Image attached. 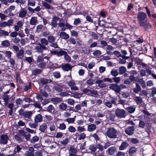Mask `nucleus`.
<instances>
[{
  "label": "nucleus",
  "mask_w": 156,
  "mask_h": 156,
  "mask_svg": "<svg viewBox=\"0 0 156 156\" xmlns=\"http://www.w3.org/2000/svg\"><path fill=\"white\" fill-rule=\"evenodd\" d=\"M137 18L139 20V24L141 27H144L146 31H148L152 28V26L148 21L147 15L144 12H141L138 14Z\"/></svg>",
  "instance_id": "obj_1"
},
{
  "label": "nucleus",
  "mask_w": 156,
  "mask_h": 156,
  "mask_svg": "<svg viewBox=\"0 0 156 156\" xmlns=\"http://www.w3.org/2000/svg\"><path fill=\"white\" fill-rule=\"evenodd\" d=\"M117 130L114 127H110L107 128L106 135L108 138H115L117 137Z\"/></svg>",
  "instance_id": "obj_2"
},
{
  "label": "nucleus",
  "mask_w": 156,
  "mask_h": 156,
  "mask_svg": "<svg viewBox=\"0 0 156 156\" xmlns=\"http://www.w3.org/2000/svg\"><path fill=\"white\" fill-rule=\"evenodd\" d=\"M89 88H86L84 89L83 90V94H86L88 95L94 96V95H96L98 94V92L95 90H90V87H88Z\"/></svg>",
  "instance_id": "obj_3"
},
{
  "label": "nucleus",
  "mask_w": 156,
  "mask_h": 156,
  "mask_svg": "<svg viewBox=\"0 0 156 156\" xmlns=\"http://www.w3.org/2000/svg\"><path fill=\"white\" fill-rule=\"evenodd\" d=\"M115 114L117 117L119 118H124L126 116L125 110L118 108L115 110Z\"/></svg>",
  "instance_id": "obj_4"
},
{
  "label": "nucleus",
  "mask_w": 156,
  "mask_h": 156,
  "mask_svg": "<svg viewBox=\"0 0 156 156\" xmlns=\"http://www.w3.org/2000/svg\"><path fill=\"white\" fill-rule=\"evenodd\" d=\"M109 88L114 91L116 94H120L121 88L116 83H112L109 85Z\"/></svg>",
  "instance_id": "obj_5"
},
{
  "label": "nucleus",
  "mask_w": 156,
  "mask_h": 156,
  "mask_svg": "<svg viewBox=\"0 0 156 156\" xmlns=\"http://www.w3.org/2000/svg\"><path fill=\"white\" fill-rule=\"evenodd\" d=\"M9 138L6 134H2L0 137V144H6Z\"/></svg>",
  "instance_id": "obj_6"
},
{
  "label": "nucleus",
  "mask_w": 156,
  "mask_h": 156,
  "mask_svg": "<svg viewBox=\"0 0 156 156\" xmlns=\"http://www.w3.org/2000/svg\"><path fill=\"white\" fill-rule=\"evenodd\" d=\"M73 67V66L69 63L62 64L61 68L65 71L68 72L70 70L71 71Z\"/></svg>",
  "instance_id": "obj_7"
},
{
  "label": "nucleus",
  "mask_w": 156,
  "mask_h": 156,
  "mask_svg": "<svg viewBox=\"0 0 156 156\" xmlns=\"http://www.w3.org/2000/svg\"><path fill=\"white\" fill-rule=\"evenodd\" d=\"M134 129L133 126L128 127L126 129L125 131L126 133L129 135H131L133 133Z\"/></svg>",
  "instance_id": "obj_8"
},
{
  "label": "nucleus",
  "mask_w": 156,
  "mask_h": 156,
  "mask_svg": "<svg viewBox=\"0 0 156 156\" xmlns=\"http://www.w3.org/2000/svg\"><path fill=\"white\" fill-rule=\"evenodd\" d=\"M39 46H37L36 47V50L39 53H42L44 50L47 49V48L46 46H44L43 45H42V44H40L39 43Z\"/></svg>",
  "instance_id": "obj_9"
},
{
  "label": "nucleus",
  "mask_w": 156,
  "mask_h": 156,
  "mask_svg": "<svg viewBox=\"0 0 156 156\" xmlns=\"http://www.w3.org/2000/svg\"><path fill=\"white\" fill-rule=\"evenodd\" d=\"M116 150L117 149L115 147H112L107 150L106 152L110 155H112L115 153Z\"/></svg>",
  "instance_id": "obj_10"
},
{
  "label": "nucleus",
  "mask_w": 156,
  "mask_h": 156,
  "mask_svg": "<svg viewBox=\"0 0 156 156\" xmlns=\"http://www.w3.org/2000/svg\"><path fill=\"white\" fill-rule=\"evenodd\" d=\"M59 20V17L55 16L52 19V22L51 23V25L53 27H55L58 25L57 22Z\"/></svg>",
  "instance_id": "obj_11"
},
{
  "label": "nucleus",
  "mask_w": 156,
  "mask_h": 156,
  "mask_svg": "<svg viewBox=\"0 0 156 156\" xmlns=\"http://www.w3.org/2000/svg\"><path fill=\"white\" fill-rule=\"evenodd\" d=\"M43 117L41 114L37 115L34 118V122L35 123L41 122L42 121Z\"/></svg>",
  "instance_id": "obj_12"
},
{
  "label": "nucleus",
  "mask_w": 156,
  "mask_h": 156,
  "mask_svg": "<svg viewBox=\"0 0 156 156\" xmlns=\"http://www.w3.org/2000/svg\"><path fill=\"white\" fill-rule=\"evenodd\" d=\"M51 53L54 54V55H57L58 57H61L63 55L64 52L63 50H61L59 51H50Z\"/></svg>",
  "instance_id": "obj_13"
},
{
  "label": "nucleus",
  "mask_w": 156,
  "mask_h": 156,
  "mask_svg": "<svg viewBox=\"0 0 156 156\" xmlns=\"http://www.w3.org/2000/svg\"><path fill=\"white\" fill-rule=\"evenodd\" d=\"M42 71V69L36 68L32 71V74L33 75L36 76L41 73Z\"/></svg>",
  "instance_id": "obj_14"
},
{
  "label": "nucleus",
  "mask_w": 156,
  "mask_h": 156,
  "mask_svg": "<svg viewBox=\"0 0 156 156\" xmlns=\"http://www.w3.org/2000/svg\"><path fill=\"white\" fill-rule=\"evenodd\" d=\"M106 116L107 118L112 121H115V115L114 113H111L109 112Z\"/></svg>",
  "instance_id": "obj_15"
},
{
  "label": "nucleus",
  "mask_w": 156,
  "mask_h": 156,
  "mask_svg": "<svg viewBox=\"0 0 156 156\" xmlns=\"http://www.w3.org/2000/svg\"><path fill=\"white\" fill-rule=\"evenodd\" d=\"M47 128L46 123L44 122L40 126L39 130L42 132H44Z\"/></svg>",
  "instance_id": "obj_16"
},
{
  "label": "nucleus",
  "mask_w": 156,
  "mask_h": 156,
  "mask_svg": "<svg viewBox=\"0 0 156 156\" xmlns=\"http://www.w3.org/2000/svg\"><path fill=\"white\" fill-rule=\"evenodd\" d=\"M59 36L60 38L65 40L69 38V35L65 32H61L60 33Z\"/></svg>",
  "instance_id": "obj_17"
},
{
  "label": "nucleus",
  "mask_w": 156,
  "mask_h": 156,
  "mask_svg": "<svg viewBox=\"0 0 156 156\" xmlns=\"http://www.w3.org/2000/svg\"><path fill=\"white\" fill-rule=\"evenodd\" d=\"M14 105L13 103H9L8 105V107L10 109L9 110L8 116L12 115L13 113V108Z\"/></svg>",
  "instance_id": "obj_18"
},
{
  "label": "nucleus",
  "mask_w": 156,
  "mask_h": 156,
  "mask_svg": "<svg viewBox=\"0 0 156 156\" xmlns=\"http://www.w3.org/2000/svg\"><path fill=\"white\" fill-rule=\"evenodd\" d=\"M1 45L4 48H7L10 46L11 44L8 40H5L2 42Z\"/></svg>",
  "instance_id": "obj_19"
},
{
  "label": "nucleus",
  "mask_w": 156,
  "mask_h": 156,
  "mask_svg": "<svg viewBox=\"0 0 156 156\" xmlns=\"http://www.w3.org/2000/svg\"><path fill=\"white\" fill-rule=\"evenodd\" d=\"M24 51L23 49H20L17 53V56L18 58L20 59H22L24 56Z\"/></svg>",
  "instance_id": "obj_20"
},
{
  "label": "nucleus",
  "mask_w": 156,
  "mask_h": 156,
  "mask_svg": "<svg viewBox=\"0 0 156 156\" xmlns=\"http://www.w3.org/2000/svg\"><path fill=\"white\" fill-rule=\"evenodd\" d=\"M129 144L126 142H122L119 147V149L120 150H123L125 149L128 146Z\"/></svg>",
  "instance_id": "obj_21"
},
{
  "label": "nucleus",
  "mask_w": 156,
  "mask_h": 156,
  "mask_svg": "<svg viewBox=\"0 0 156 156\" xmlns=\"http://www.w3.org/2000/svg\"><path fill=\"white\" fill-rule=\"evenodd\" d=\"M96 128V126L95 125L91 124L88 126L87 130L90 132H91L94 130Z\"/></svg>",
  "instance_id": "obj_22"
},
{
  "label": "nucleus",
  "mask_w": 156,
  "mask_h": 156,
  "mask_svg": "<svg viewBox=\"0 0 156 156\" xmlns=\"http://www.w3.org/2000/svg\"><path fill=\"white\" fill-rule=\"evenodd\" d=\"M3 99L5 102L4 105L5 107L8 106V101L9 99V97L8 95H3Z\"/></svg>",
  "instance_id": "obj_23"
},
{
  "label": "nucleus",
  "mask_w": 156,
  "mask_h": 156,
  "mask_svg": "<svg viewBox=\"0 0 156 156\" xmlns=\"http://www.w3.org/2000/svg\"><path fill=\"white\" fill-rule=\"evenodd\" d=\"M40 42V44H42V45H43L44 46L48 45L49 42L48 40L45 38H41V39Z\"/></svg>",
  "instance_id": "obj_24"
},
{
  "label": "nucleus",
  "mask_w": 156,
  "mask_h": 156,
  "mask_svg": "<svg viewBox=\"0 0 156 156\" xmlns=\"http://www.w3.org/2000/svg\"><path fill=\"white\" fill-rule=\"evenodd\" d=\"M54 89L58 92H61L63 90L62 85L56 84L54 87Z\"/></svg>",
  "instance_id": "obj_25"
},
{
  "label": "nucleus",
  "mask_w": 156,
  "mask_h": 156,
  "mask_svg": "<svg viewBox=\"0 0 156 156\" xmlns=\"http://www.w3.org/2000/svg\"><path fill=\"white\" fill-rule=\"evenodd\" d=\"M16 147L15 148L13 153L16 155L17 153H19V152L22 149V146L21 147L20 146L17 145L16 146Z\"/></svg>",
  "instance_id": "obj_26"
},
{
  "label": "nucleus",
  "mask_w": 156,
  "mask_h": 156,
  "mask_svg": "<svg viewBox=\"0 0 156 156\" xmlns=\"http://www.w3.org/2000/svg\"><path fill=\"white\" fill-rule=\"evenodd\" d=\"M30 23L31 25H35L37 23V18L35 17H32L30 20Z\"/></svg>",
  "instance_id": "obj_27"
},
{
  "label": "nucleus",
  "mask_w": 156,
  "mask_h": 156,
  "mask_svg": "<svg viewBox=\"0 0 156 156\" xmlns=\"http://www.w3.org/2000/svg\"><path fill=\"white\" fill-rule=\"evenodd\" d=\"M63 51L64 52V54L63 55H64V58L66 60L67 62H70L71 61V58L69 55H68L67 52L66 51Z\"/></svg>",
  "instance_id": "obj_28"
},
{
  "label": "nucleus",
  "mask_w": 156,
  "mask_h": 156,
  "mask_svg": "<svg viewBox=\"0 0 156 156\" xmlns=\"http://www.w3.org/2000/svg\"><path fill=\"white\" fill-rule=\"evenodd\" d=\"M48 39L49 42L52 43L55 42V38L52 35H49L48 37Z\"/></svg>",
  "instance_id": "obj_29"
},
{
  "label": "nucleus",
  "mask_w": 156,
  "mask_h": 156,
  "mask_svg": "<svg viewBox=\"0 0 156 156\" xmlns=\"http://www.w3.org/2000/svg\"><path fill=\"white\" fill-rule=\"evenodd\" d=\"M126 71V68L124 66L120 67L119 70V73L120 74H122L124 73Z\"/></svg>",
  "instance_id": "obj_30"
},
{
  "label": "nucleus",
  "mask_w": 156,
  "mask_h": 156,
  "mask_svg": "<svg viewBox=\"0 0 156 156\" xmlns=\"http://www.w3.org/2000/svg\"><path fill=\"white\" fill-rule=\"evenodd\" d=\"M136 149L134 147H131L129 149V153L130 156L132 155V154L136 152Z\"/></svg>",
  "instance_id": "obj_31"
},
{
  "label": "nucleus",
  "mask_w": 156,
  "mask_h": 156,
  "mask_svg": "<svg viewBox=\"0 0 156 156\" xmlns=\"http://www.w3.org/2000/svg\"><path fill=\"white\" fill-rule=\"evenodd\" d=\"M51 101L58 103L61 102L62 101V99L61 98H59L57 97L53 98L51 99Z\"/></svg>",
  "instance_id": "obj_32"
},
{
  "label": "nucleus",
  "mask_w": 156,
  "mask_h": 156,
  "mask_svg": "<svg viewBox=\"0 0 156 156\" xmlns=\"http://www.w3.org/2000/svg\"><path fill=\"white\" fill-rule=\"evenodd\" d=\"M140 65L142 66L143 67H146L147 65L145 63L143 62L142 60H140L138 58H137V66Z\"/></svg>",
  "instance_id": "obj_33"
},
{
  "label": "nucleus",
  "mask_w": 156,
  "mask_h": 156,
  "mask_svg": "<svg viewBox=\"0 0 156 156\" xmlns=\"http://www.w3.org/2000/svg\"><path fill=\"white\" fill-rule=\"evenodd\" d=\"M46 28L45 27H43L42 25H39L37 26L36 28V30L37 32H40V31H43L44 30V29Z\"/></svg>",
  "instance_id": "obj_34"
},
{
  "label": "nucleus",
  "mask_w": 156,
  "mask_h": 156,
  "mask_svg": "<svg viewBox=\"0 0 156 156\" xmlns=\"http://www.w3.org/2000/svg\"><path fill=\"white\" fill-rule=\"evenodd\" d=\"M32 115V111H25L23 117H24L25 118H29L31 117Z\"/></svg>",
  "instance_id": "obj_35"
},
{
  "label": "nucleus",
  "mask_w": 156,
  "mask_h": 156,
  "mask_svg": "<svg viewBox=\"0 0 156 156\" xmlns=\"http://www.w3.org/2000/svg\"><path fill=\"white\" fill-rule=\"evenodd\" d=\"M97 144H92L89 146V149L93 152H95L97 149Z\"/></svg>",
  "instance_id": "obj_36"
},
{
  "label": "nucleus",
  "mask_w": 156,
  "mask_h": 156,
  "mask_svg": "<svg viewBox=\"0 0 156 156\" xmlns=\"http://www.w3.org/2000/svg\"><path fill=\"white\" fill-rule=\"evenodd\" d=\"M40 93L43 96L47 98L48 97V93L44 90L42 89L40 90Z\"/></svg>",
  "instance_id": "obj_37"
},
{
  "label": "nucleus",
  "mask_w": 156,
  "mask_h": 156,
  "mask_svg": "<svg viewBox=\"0 0 156 156\" xmlns=\"http://www.w3.org/2000/svg\"><path fill=\"white\" fill-rule=\"evenodd\" d=\"M39 140V137L37 136H35L33 137L32 138L30 139V141L31 143H34L35 142Z\"/></svg>",
  "instance_id": "obj_38"
},
{
  "label": "nucleus",
  "mask_w": 156,
  "mask_h": 156,
  "mask_svg": "<svg viewBox=\"0 0 156 156\" xmlns=\"http://www.w3.org/2000/svg\"><path fill=\"white\" fill-rule=\"evenodd\" d=\"M59 107L61 109L63 110H66L67 108V105L66 104L62 103L60 105Z\"/></svg>",
  "instance_id": "obj_39"
},
{
  "label": "nucleus",
  "mask_w": 156,
  "mask_h": 156,
  "mask_svg": "<svg viewBox=\"0 0 156 156\" xmlns=\"http://www.w3.org/2000/svg\"><path fill=\"white\" fill-rule=\"evenodd\" d=\"M49 80L44 78H42L41 79L40 82L43 85L47 84Z\"/></svg>",
  "instance_id": "obj_40"
},
{
  "label": "nucleus",
  "mask_w": 156,
  "mask_h": 156,
  "mask_svg": "<svg viewBox=\"0 0 156 156\" xmlns=\"http://www.w3.org/2000/svg\"><path fill=\"white\" fill-rule=\"evenodd\" d=\"M126 109L130 113H132L134 112L135 110V108L132 107H127L126 108Z\"/></svg>",
  "instance_id": "obj_41"
},
{
  "label": "nucleus",
  "mask_w": 156,
  "mask_h": 156,
  "mask_svg": "<svg viewBox=\"0 0 156 156\" xmlns=\"http://www.w3.org/2000/svg\"><path fill=\"white\" fill-rule=\"evenodd\" d=\"M26 10H22L19 14V16L21 18H23L26 16L27 14Z\"/></svg>",
  "instance_id": "obj_42"
},
{
  "label": "nucleus",
  "mask_w": 156,
  "mask_h": 156,
  "mask_svg": "<svg viewBox=\"0 0 156 156\" xmlns=\"http://www.w3.org/2000/svg\"><path fill=\"white\" fill-rule=\"evenodd\" d=\"M46 65V62H40V63L37 65V66L39 68L44 69L45 68Z\"/></svg>",
  "instance_id": "obj_43"
},
{
  "label": "nucleus",
  "mask_w": 156,
  "mask_h": 156,
  "mask_svg": "<svg viewBox=\"0 0 156 156\" xmlns=\"http://www.w3.org/2000/svg\"><path fill=\"white\" fill-rule=\"evenodd\" d=\"M76 116L73 118H69L66 119V121L69 123H73L75 120V118Z\"/></svg>",
  "instance_id": "obj_44"
},
{
  "label": "nucleus",
  "mask_w": 156,
  "mask_h": 156,
  "mask_svg": "<svg viewBox=\"0 0 156 156\" xmlns=\"http://www.w3.org/2000/svg\"><path fill=\"white\" fill-rule=\"evenodd\" d=\"M55 108L52 105H49L47 108V111L49 112H52V111H54Z\"/></svg>",
  "instance_id": "obj_45"
},
{
  "label": "nucleus",
  "mask_w": 156,
  "mask_h": 156,
  "mask_svg": "<svg viewBox=\"0 0 156 156\" xmlns=\"http://www.w3.org/2000/svg\"><path fill=\"white\" fill-rule=\"evenodd\" d=\"M86 137V134L84 133H82L79 135L78 139V140H80L84 139Z\"/></svg>",
  "instance_id": "obj_46"
},
{
  "label": "nucleus",
  "mask_w": 156,
  "mask_h": 156,
  "mask_svg": "<svg viewBox=\"0 0 156 156\" xmlns=\"http://www.w3.org/2000/svg\"><path fill=\"white\" fill-rule=\"evenodd\" d=\"M53 76L56 79L59 78L61 77V75L59 72L57 71L53 73Z\"/></svg>",
  "instance_id": "obj_47"
},
{
  "label": "nucleus",
  "mask_w": 156,
  "mask_h": 156,
  "mask_svg": "<svg viewBox=\"0 0 156 156\" xmlns=\"http://www.w3.org/2000/svg\"><path fill=\"white\" fill-rule=\"evenodd\" d=\"M32 88V86L31 85V82H30L28 83V85H26L24 89L25 91H27L28 90H29L31 89Z\"/></svg>",
  "instance_id": "obj_48"
},
{
  "label": "nucleus",
  "mask_w": 156,
  "mask_h": 156,
  "mask_svg": "<svg viewBox=\"0 0 156 156\" xmlns=\"http://www.w3.org/2000/svg\"><path fill=\"white\" fill-rule=\"evenodd\" d=\"M111 74L113 76L115 77L117 76L119 73L118 72L117 70H112L111 72Z\"/></svg>",
  "instance_id": "obj_49"
},
{
  "label": "nucleus",
  "mask_w": 156,
  "mask_h": 156,
  "mask_svg": "<svg viewBox=\"0 0 156 156\" xmlns=\"http://www.w3.org/2000/svg\"><path fill=\"white\" fill-rule=\"evenodd\" d=\"M44 60L43 56L42 55H39L38 57L37 60V62H42Z\"/></svg>",
  "instance_id": "obj_50"
},
{
  "label": "nucleus",
  "mask_w": 156,
  "mask_h": 156,
  "mask_svg": "<svg viewBox=\"0 0 156 156\" xmlns=\"http://www.w3.org/2000/svg\"><path fill=\"white\" fill-rule=\"evenodd\" d=\"M31 135L29 133L27 132V133L24 136L25 139L27 141H30Z\"/></svg>",
  "instance_id": "obj_51"
},
{
  "label": "nucleus",
  "mask_w": 156,
  "mask_h": 156,
  "mask_svg": "<svg viewBox=\"0 0 156 156\" xmlns=\"http://www.w3.org/2000/svg\"><path fill=\"white\" fill-rule=\"evenodd\" d=\"M148 94L147 91L146 90H142L141 91H140L139 95L141 96H146Z\"/></svg>",
  "instance_id": "obj_52"
},
{
  "label": "nucleus",
  "mask_w": 156,
  "mask_h": 156,
  "mask_svg": "<svg viewBox=\"0 0 156 156\" xmlns=\"http://www.w3.org/2000/svg\"><path fill=\"white\" fill-rule=\"evenodd\" d=\"M14 138L16 140L19 142H22V139L20 136L19 135L16 134L15 135Z\"/></svg>",
  "instance_id": "obj_53"
},
{
  "label": "nucleus",
  "mask_w": 156,
  "mask_h": 156,
  "mask_svg": "<svg viewBox=\"0 0 156 156\" xmlns=\"http://www.w3.org/2000/svg\"><path fill=\"white\" fill-rule=\"evenodd\" d=\"M91 36L93 38L94 40L98 39L99 37L97 34L93 32H92Z\"/></svg>",
  "instance_id": "obj_54"
},
{
  "label": "nucleus",
  "mask_w": 156,
  "mask_h": 156,
  "mask_svg": "<svg viewBox=\"0 0 156 156\" xmlns=\"http://www.w3.org/2000/svg\"><path fill=\"white\" fill-rule=\"evenodd\" d=\"M121 78L119 77H113L112 79L114 80V82L116 83H118L121 80Z\"/></svg>",
  "instance_id": "obj_55"
},
{
  "label": "nucleus",
  "mask_w": 156,
  "mask_h": 156,
  "mask_svg": "<svg viewBox=\"0 0 156 156\" xmlns=\"http://www.w3.org/2000/svg\"><path fill=\"white\" fill-rule=\"evenodd\" d=\"M69 151L72 152V153L76 154L77 153V151L76 149L74 148L73 147H70Z\"/></svg>",
  "instance_id": "obj_56"
},
{
  "label": "nucleus",
  "mask_w": 156,
  "mask_h": 156,
  "mask_svg": "<svg viewBox=\"0 0 156 156\" xmlns=\"http://www.w3.org/2000/svg\"><path fill=\"white\" fill-rule=\"evenodd\" d=\"M110 98L112 100L111 101V102L112 103V104L116 105L117 104L116 103V101L117 100V97H110Z\"/></svg>",
  "instance_id": "obj_57"
},
{
  "label": "nucleus",
  "mask_w": 156,
  "mask_h": 156,
  "mask_svg": "<svg viewBox=\"0 0 156 156\" xmlns=\"http://www.w3.org/2000/svg\"><path fill=\"white\" fill-rule=\"evenodd\" d=\"M58 128L62 130H65L66 128V126L65 124L62 123L60 124Z\"/></svg>",
  "instance_id": "obj_58"
},
{
  "label": "nucleus",
  "mask_w": 156,
  "mask_h": 156,
  "mask_svg": "<svg viewBox=\"0 0 156 156\" xmlns=\"http://www.w3.org/2000/svg\"><path fill=\"white\" fill-rule=\"evenodd\" d=\"M0 34L1 35L7 36L9 35V33L7 31L3 30H1L0 31Z\"/></svg>",
  "instance_id": "obj_59"
},
{
  "label": "nucleus",
  "mask_w": 156,
  "mask_h": 156,
  "mask_svg": "<svg viewBox=\"0 0 156 156\" xmlns=\"http://www.w3.org/2000/svg\"><path fill=\"white\" fill-rule=\"evenodd\" d=\"M101 51L98 50H97L93 53V55L95 56H99L101 54Z\"/></svg>",
  "instance_id": "obj_60"
},
{
  "label": "nucleus",
  "mask_w": 156,
  "mask_h": 156,
  "mask_svg": "<svg viewBox=\"0 0 156 156\" xmlns=\"http://www.w3.org/2000/svg\"><path fill=\"white\" fill-rule=\"evenodd\" d=\"M68 129L70 132L72 133H74L76 131V128L72 126H69Z\"/></svg>",
  "instance_id": "obj_61"
},
{
  "label": "nucleus",
  "mask_w": 156,
  "mask_h": 156,
  "mask_svg": "<svg viewBox=\"0 0 156 156\" xmlns=\"http://www.w3.org/2000/svg\"><path fill=\"white\" fill-rule=\"evenodd\" d=\"M25 155L26 156H34V153L28 151H27L25 152Z\"/></svg>",
  "instance_id": "obj_62"
},
{
  "label": "nucleus",
  "mask_w": 156,
  "mask_h": 156,
  "mask_svg": "<svg viewBox=\"0 0 156 156\" xmlns=\"http://www.w3.org/2000/svg\"><path fill=\"white\" fill-rule=\"evenodd\" d=\"M32 105H34L36 108H37L39 109H42V107L41 106V104L38 102H37L36 103Z\"/></svg>",
  "instance_id": "obj_63"
},
{
  "label": "nucleus",
  "mask_w": 156,
  "mask_h": 156,
  "mask_svg": "<svg viewBox=\"0 0 156 156\" xmlns=\"http://www.w3.org/2000/svg\"><path fill=\"white\" fill-rule=\"evenodd\" d=\"M151 96L153 97L154 95L156 94V88L155 87H153L151 89Z\"/></svg>",
  "instance_id": "obj_64"
}]
</instances>
